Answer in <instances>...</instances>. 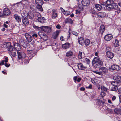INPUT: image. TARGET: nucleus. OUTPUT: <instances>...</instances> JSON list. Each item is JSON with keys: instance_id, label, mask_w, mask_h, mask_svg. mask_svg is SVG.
Returning <instances> with one entry per match:
<instances>
[{"instance_id": "obj_50", "label": "nucleus", "mask_w": 121, "mask_h": 121, "mask_svg": "<svg viewBox=\"0 0 121 121\" xmlns=\"http://www.w3.org/2000/svg\"><path fill=\"white\" fill-rule=\"evenodd\" d=\"M22 3L23 4H25V5H26V4H28V2L27 1L24 0L22 1Z\"/></svg>"}, {"instance_id": "obj_21", "label": "nucleus", "mask_w": 121, "mask_h": 121, "mask_svg": "<svg viewBox=\"0 0 121 121\" xmlns=\"http://www.w3.org/2000/svg\"><path fill=\"white\" fill-rule=\"evenodd\" d=\"M11 44V43L9 42L4 43L3 45V47L4 48H8L10 46Z\"/></svg>"}, {"instance_id": "obj_14", "label": "nucleus", "mask_w": 121, "mask_h": 121, "mask_svg": "<svg viewBox=\"0 0 121 121\" xmlns=\"http://www.w3.org/2000/svg\"><path fill=\"white\" fill-rule=\"evenodd\" d=\"M111 69L114 70H118L120 69L119 66L117 65H113L111 66Z\"/></svg>"}, {"instance_id": "obj_37", "label": "nucleus", "mask_w": 121, "mask_h": 121, "mask_svg": "<svg viewBox=\"0 0 121 121\" xmlns=\"http://www.w3.org/2000/svg\"><path fill=\"white\" fill-rule=\"evenodd\" d=\"M101 89L102 91H107L108 89L104 86H101Z\"/></svg>"}, {"instance_id": "obj_26", "label": "nucleus", "mask_w": 121, "mask_h": 121, "mask_svg": "<svg viewBox=\"0 0 121 121\" xmlns=\"http://www.w3.org/2000/svg\"><path fill=\"white\" fill-rule=\"evenodd\" d=\"M82 61L83 62L87 64H89L90 62V60L86 58H84L82 60Z\"/></svg>"}, {"instance_id": "obj_53", "label": "nucleus", "mask_w": 121, "mask_h": 121, "mask_svg": "<svg viewBox=\"0 0 121 121\" xmlns=\"http://www.w3.org/2000/svg\"><path fill=\"white\" fill-rule=\"evenodd\" d=\"M73 79H74V82H76L77 81V77L76 76L74 77H73Z\"/></svg>"}, {"instance_id": "obj_57", "label": "nucleus", "mask_w": 121, "mask_h": 121, "mask_svg": "<svg viewBox=\"0 0 121 121\" xmlns=\"http://www.w3.org/2000/svg\"><path fill=\"white\" fill-rule=\"evenodd\" d=\"M56 27L57 29H60L61 28V26H60L58 24L56 26Z\"/></svg>"}, {"instance_id": "obj_11", "label": "nucleus", "mask_w": 121, "mask_h": 121, "mask_svg": "<svg viewBox=\"0 0 121 121\" xmlns=\"http://www.w3.org/2000/svg\"><path fill=\"white\" fill-rule=\"evenodd\" d=\"M97 64H95V63L93 64L94 66L96 67L99 68L103 65V62L102 61L100 60L99 61L98 60L97 62Z\"/></svg>"}, {"instance_id": "obj_36", "label": "nucleus", "mask_w": 121, "mask_h": 121, "mask_svg": "<svg viewBox=\"0 0 121 121\" xmlns=\"http://www.w3.org/2000/svg\"><path fill=\"white\" fill-rule=\"evenodd\" d=\"M14 49V48L13 47L11 46V45L8 48V50L10 51V52H11Z\"/></svg>"}, {"instance_id": "obj_20", "label": "nucleus", "mask_w": 121, "mask_h": 121, "mask_svg": "<svg viewBox=\"0 0 121 121\" xmlns=\"http://www.w3.org/2000/svg\"><path fill=\"white\" fill-rule=\"evenodd\" d=\"M14 48L17 51H20L21 50V48L19 45L17 43H16L14 44Z\"/></svg>"}, {"instance_id": "obj_6", "label": "nucleus", "mask_w": 121, "mask_h": 121, "mask_svg": "<svg viewBox=\"0 0 121 121\" xmlns=\"http://www.w3.org/2000/svg\"><path fill=\"white\" fill-rule=\"evenodd\" d=\"M22 19L23 24L25 25H28L29 23V21L27 18L25 17L22 16Z\"/></svg>"}, {"instance_id": "obj_43", "label": "nucleus", "mask_w": 121, "mask_h": 121, "mask_svg": "<svg viewBox=\"0 0 121 121\" xmlns=\"http://www.w3.org/2000/svg\"><path fill=\"white\" fill-rule=\"evenodd\" d=\"M13 57H15L16 56V54L15 52H12L9 53Z\"/></svg>"}, {"instance_id": "obj_28", "label": "nucleus", "mask_w": 121, "mask_h": 121, "mask_svg": "<svg viewBox=\"0 0 121 121\" xmlns=\"http://www.w3.org/2000/svg\"><path fill=\"white\" fill-rule=\"evenodd\" d=\"M95 7L98 11H100L102 9V7L100 5L97 4L95 5Z\"/></svg>"}, {"instance_id": "obj_30", "label": "nucleus", "mask_w": 121, "mask_h": 121, "mask_svg": "<svg viewBox=\"0 0 121 121\" xmlns=\"http://www.w3.org/2000/svg\"><path fill=\"white\" fill-rule=\"evenodd\" d=\"M44 18L41 16L40 17H39V18L37 19L38 21L41 23H42L44 22Z\"/></svg>"}, {"instance_id": "obj_10", "label": "nucleus", "mask_w": 121, "mask_h": 121, "mask_svg": "<svg viewBox=\"0 0 121 121\" xmlns=\"http://www.w3.org/2000/svg\"><path fill=\"white\" fill-rule=\"evenodd\" d=\"M99 71L101 72L103 74L107 73L108 70L106 67H103L99 68Z\"/></svg>"}, {"instance_id": "obj_13", "label": "nucleus", "mask_w": 121, "mask_h": 121, "mask_svg": "<svg viewBox=\"0 0 121 121\" xmlns=\"http://www.w3.org/2000/svg\"><path fill=\"white\" fill-rule=\"evenodd\" d=\"M82 4L85 6H88L90 3L89 0H83L82 2Z\"/></svg>"}, {"instance_id": "obj_1", "label": "nucleus", "mask_w": 121, "mask_h": 121, "mask_svg": "<svg viewBox=\"0 0 121 121\" xmlns=\"http://www.w3.org/2000/svg\"><path fill=\"white\" fill-rule=\"evenodd\" d=\"M113 1L110 0H108L106 1L105 6L106 8L108 10L117 9L118 8L117 5L113 3Z\"/></svg>"}, {"instance_id": "obj_33", "label": "nucleus", "mask_w": 121, "mask_h": 121, "mask_svg": "<svg viewBox=\"0 0 121 121\" xmlns=\"http://www.w3.org/2000/svg\"><path fill=\"white\" fill-rule=\"evenodd\" d=\"M84 43L85 45L88 46L90 44V41L88 39H86L84 41Z\"/></svg>"}, {"instance_id": "obj_23", "label": "nucleus", "mask_w": 121, "mask_h": 121, "mask_svg": "<svg viewBox=\"0 0 121 121\" xmlns=\"http://www.w3.org/2000/svg\"><path fill=\"white\" fill-rule=\"evenodd\" d=\"M113 79L117 82L121 81V77L119 76H115Z\"/></svg>"}, {"instance_id": "obj_35", "label": "nucleus", "mask_w": 121, "mask_h": 121, "mask_svg": "<svg viewBox=\"0 0 121 121\" xmlns=\"http://www.w3.org/2000/svg\"><path fill=\"white\" fill-rule=\"evenodd\" d=\"M41 5V4L37 5V9L39 10L40 11H43V9Z\"/></svg>"}, {"instance_id": "obj_8", "label": "nucleus", "mask_w": 121, "mask_h": 121, "mask_svg": "<svg viewBox=\"0 0 121 121\" xmlns=\"http://www.w3.org/2000/svg\"><path fill=\"white\" fill-rule=\"evenodd\" d=\"M107 14L104 12H101L97 13V16L100 18H103L105 17Z\"/></svg>"}, {"instance_id": "obj_62", "label": "nucleus", "mask_w": 121, "mask_h": 121, "mask_svg": "<svg viewBox=\"0 0 121 121\" xmlns=\"http://www.w3.org/2000/svg\"><path fill=\"white\" fill-rule=\"evenodd\" d=\"M116 99V97L115 96H113L112 98V100L113 101L114 100Z\"/></svg>"}, {"instance_id": "obj_54", "label": "nucleus", "mask_w": 121, "mask_h": 121, "mask_svg": "<svg viewBox=\"0 0 121 121\" xmlns=\"http://www.w3.org/2000/svg\"><path fill=\"white\" fill-rule=\"evenodd\" d=\"M4 65L5 66L7 67H9L10 65L9 64H8L7 63H5Z\"/></svg>"}, {"instance_id": "obj_2", "label": "nucleus", "mask_w": 121, "mask_h": 121, "mask_svg": "<svg viewBox=\"0 0 121 121\" xmlns=\"http://www.w3.org/2000/svg\"><path fill=\"white\" fill-rule=\"evenodd\" d=\"M3 14L0 13V16L2 17H4L5 16H9L11 13V12L9 9L8 8H5L3 10Z\"/></svg>"}, {"instance_id": "obj_15", "label": "nucleus", "mask_w": 121, "mask_h": 121, "mask_svg": "<svg viewBox=\"0 0 121 121\" xmlns=\"http://www.w3.org/2000/svg\"><path fill=\"white\" fill-rule=\"evenodd\" d=\"M27 17L30 19H32L34 17V15L32 12H29L27 15Z\"/></svg>"}, {"instance_id": "obj_34", "label": "nucleus", "mask_w": 121, "mask_h": 121, "mask_svg": "<svg viewBox=\"0 0 121 121\" xmlns=\"http://www.w3.org/2000/svg\"><path fill=\"white\" fill-rule=\"evenodd\" d=\"M111 91H116L118 90V87L116 86H113L111 88Z\"/></svg>"}, {"instance_id": "obj_4", "label": "nucleus", "mask_w": 121, "mask_h": 121, "mask_svg": "<svg viewBox=\"0 0 121 121\" xmlns=\"http://www.w3.org/2000/svg\"><path fill=\"white\" fill-rule=\"evenodd\" d=\"M24 36L28 42H30L32 41L33 39L32 37L30 35L27 33H26L25 34Z\"/></svg>"}, {"instance_id": "obj_5", "label": "nucleus", "mask_w": 121, "mask_h": 121, "mask_svg": "<svg viewBox=\"0 0 121 121\" xmlns=\"http://www.w3.org/2000/svg\"><path fill=\"white\" fill-rule=\"evenodd\" d=\"M42 29L43 31L47 33L50 32L51 31V27L48 26H42Z\"/></svg>"}, {"instance_id": "obj_19", "label": "nucleus", "mask_w": 121, "mask_h": 121, "mask_svg": "<svg viewBox=\"0 0 121 121\" xmlns=\"http://www.w3.org/2000/svg\"><path fill=\"white\" fill-rule=\"evenodd\" d=\"M115 113L117 114H121V109L119 108H116L114 110Z\"/></svg>"}, {"instance_id": "obj_3", "label": "nucleus", "mask_w": 121, "mask_h": 121, "mask_svg": "<svg viewBox=\"0 0 121 121\" xmlns=\"http://www.w3.org/2000/svg\"><path fill=\"white\" fill-rule=\"evenodd\" d=\"M38 35L43 40L46 41L48 39V38L47 35L43 32L41 31L39 32Z\"/></svg>"}, {"instance_id": "obj_46", "label": "nucleus", "mask_w": 121, "mask_h": 121, "mask_svg": "<svg viewBox=\"0 0 121 121\" xmlns=\"http://www.w3.org/2000/svg\"><path fill=\"white\" fill-rule=\"evenodd\" d=\"M35 16L37 17L38 18H39V17H40L41 16L40 14L38 12H36V13Z\"/></svg>"}, {"instance_id": "obj_55", "label": "nucleus", "mask_w": 121, "mask_h": 121, "mask_svg": "<svg viewBox=\"0 0 121 121\" xmlns=\"http://www.w3.org/2000/svg\"><path fill=\"white\" fill-rule=\"evenodd\" d=\"M8 58L7 57H6L4 61L6 63L8 62Z\"/></svg>"}, {"instance_id": "obj_31", "label": "nucleus", "mask_w": 121, "mask_h": 121, "mask_svg": "<svg viewBox=\"0 0 121 121\" xmlns=\"http://www.w3.org/2000/svg\"><path fill=\"white\" fill-rule=\"evenodd\" d=\"M114 46L115 47H118L119 45V43L118 40L116 39L114 42Z\"/></svg>"}, {"instance_id": "obj_9", "label": "nucleus", "mask_w": 121, "mask_h": 121, "mask_svg": "<svg viewBox=\"0 0 121 121\" xmlns=\"http://www.w3.org/2000/svg\"><path fill=\"white\" fill-rule=\"evenodd\" d=\"M107 56L110 59H112L114 56V54L112 52L109 51H107L106 52Z\"/></svg>"}, {"instance_id": "obj_27", "label": "nucleus", "mask_w": 121, "mask_h": 121, "mask_svg": "<svg viewBox=\"0 0 121 121\" xmlns=\"http://www.w3.org/2000/svg\"><path fill=\"white\" fill-rule=\"evenodd\" d=\"M100 60L99 58V57H97L94 58L92 60V62L93 64L95 63V64H97V62L98 60L99 61Z\"/></svg>"}, {"instance_id": "obj_17", "label": "nucleus", "mask_w": 121, "mask_h": 121, "mask_svg": "<svg viewBox=\"0 0 121 121\" xmlns=\"http://www.w3.org/2000/svg\"><path fill=\"white\" fill-rule=\"evenodd\" d=\"M78 68L80 70H84L86 69V67L83 66V64L80 63L78 65Z\"/></svg>"}, {"instance_id": "obj_52", "label": "nucleus", "mask_w": 121, "mask_h": 121, "mask_svg": "<svg viewBox=\"0 0 121 121\" xmlns=\"http://www.w3.org/2000/svg\"><path fill=\"white\" fill-rule=\"evenodd\" d=\"M92 88V86L91 84H90L88 87H86V88L87 89H91Z\"/></svg>"}, {"instance_id": "obj_7", "label": "nucleus", "mask_w": 121, "mask_h": 121, "mask_svg": "<svg viewBox=\"0 0 121 121\" xmlns=\"http://www.w3.org/2000/svg\"><path fill=\"white\" fill-rule=\"evenodd\" d=\"M113 38V36L112 35L108 34L105 36L104 38L105 40L109 41L110 40Z\"/></svg>"}, {"instance_id": "obj_61", "label": "nucleus", "mask_w": 121, "mask_h": 121, "mask_svg": "<svg viewBox=\"0 0 121 121\" xmlns=\"http://www.w3.org/2000/svg\"><path fill=\"white\" fill-rule=\"evenodd\" d=\"M116 85H116V86H117H117H119L120 85V83L117 82V83Z\"/></svg>"}, {"instance_id": "obj_40", "label": "nucleus", "mask_w": 121, "mask_h": 121, "mask_svg": "<svg viewBox=\"0 0 121 121\" xmlns=\"http://www.w3.org/2000/svg\"><path fill=\"white\" fill-rule=\"evenodd\" d=\"M66 21L67 22L71 24L73 22V20L71 19H66Z\"/></svg>"}, {"instance_id": "obj_48", "label": "nucleus", "mask_w": 121, "mask_h": 121, "mask_svg": "<svg viewBox=\"0 0 121 121\" xmlns=\"http://www.w3.org/2000/svg\"><path fill=\"white\" fill-rule=\"evenodd\" d=\"M105 93L104 92H101L100 93V95L102 97H103L105 95Z\"/></svg>"}, {"instance_id": "obj_29", "label": "nucleus", "mask_w": 121, "mask_h": 121, "mask_svg": "<svg viewBox=\"0 0 121 121\" xmlns=\"http://www.w3.org/2000/svg\"><path fill=\"white\" fill-rule=\"evenodd\" d=\"M105 30V29L104 26L103 25H101L99 29V30L100 32L102 33Z\"/></svg>"}, {"instance_id": "obj_32", "label": "nucleus", "mask_w": 121, "mask_h": 121, "mask_svg": "<svg viewBox=\"0 0 121 121\" xmlns=\"http://www.w3.org/2000/svg\"><path fill=\"white\" fill-rule=\"evenodd\" d=\"M35 2L37 5H42L43 4L42 0H35Z\"/></svg>"}, {"instance_id": "obj_24", "label": "nucleus", "mask_w": 121, "mask_h": 121, "mask_svg": "<svg viewBox=\"0 0 121 121\" xmlns=\"http://www.w3.org/2000/svg\"><path fill=\"white\" fill-rule=\"evenodd\" d=\"M73 55V52L71 51L70 50L67 52L66 53V56L67 57H70L72 56Z\"/></svg>"}, {"instance_id": "obj_59", "label": "nucleus", "mask_w": 121, "mask_h": 121, "mask_svg": "<svg viewBox=\"0 0 121 121\" xmlns=\"http://www.w3.org/2000/svg\"><path fill=\"white\" fill-rule=\"evenodd\" d=\"M60 9L64 13V11H65L62 7H60Z\"/></svg>"}, {"instance_id": "obj_41", "label": "nucleus", "mask_w": 121, "mask_h": 121, "mask_svg": "<svg viewBox=\"0 0 121 121\" xmlns=\"http://www.w3.org/2000/svg\"><path fill=\"white\" fill-rule=\"evenodd\" d=\"M94 72L95 73L98 74V75H100L102 76L103 75L101 72L99 70V72L96 71H94Z\"/></svg>"}, {"instance_id": "obj_39", "label": "nucleus", "mask_w": 121, "mask_h": 121, "mask_svg": "<svg viewBox=\"0 0 121 121\" xmlns=\"http://www.w3.org/2000/svg\"><path fill=\"white\" fill-rule=\"evenodd\" d=\"M82 52L80 51H79V54L78 55V57L79 59H81L82 58Z\"/></svg>"}, {"instance_id": "obj_22", "label": "nucleus", "mask_w": 121, "mask_h": 121, "mask_svg": "<svg viewBox=\"0 0 121 121\" xmlns=\"http://www.w3.org/2000/svg\"><path fill=\"white\" fill-rule=\"evenodd\" d=\"M62 48L64 49H66L69 48L70 46V44L68 43H66L62 45Z\"/></svg>"}, {"instance_id": "obj_51", "label": "nucleus", "mask_w": 121, "mask_h": 121, "mask_svg": "<svg viewBox=\"0 0 121 121\" xmlns=\"http://www.w3.org/2000/svg\"><path fill=\"white\" fill-rule=\"evenodd\" d=\"M72 33L74 35H75L76 36H78V33L76 32L75 31H73L72 32Z\"/></svg>"}, {"instance_id": "obj_47", "label": "nucleus", "mask_w": 121, "mask_h": 121, "mask_svg": "<svg viewBox=\"0 0 121 121\" xmlns=\"http://www.w3.org/2000/svg\"><path fill=\"white\" fill-rule=\"evenodd\" d=\"M90 12L94 14H95L96 13V12L94 10V9H91L90 11Z\"/></svg>"}, {"instance_id": "obj_56", "label": "nucleus", "mask_w": 121, "mask_h": 121, "mask_svg": "<svg viewBox=\"0 0 121 121\" xmlns=\"http://www.w3.org/2000/svg\"><path fill=\"white\" fill-rule=\"evenodd\" d=\"M37 36V34L34 33L32 35V36L33 37H36Z\"/></svg>"}, {"instance_id": "obj_12", "label": "nucleus", "mask_w": 121, "mask_h": 121, "mask_svg": "<svg viewBox=\"0 0 121 121\" xmlns=\"http://www.w3.org/2000/svg\"><path fill=\"white\" fill-rule=\"evenodd\" d=\"M56 10L53 9L52 11V17L53 19H55L57 16V14L56 12Z\"/></svg>"}, {"instance_id": "obj_63", "label": "nucleus", "mask_w": 121, "mask_h": 121, "mask_svg": "<svg viewBox=\"0 0 121 121\" xmlns=\"http://www.w3.org/2000/svg\"><path fill=\"white\" fill-rule=\"evenodd\" d=\"M85 88L83 87H81L80 88V90L81 91H84L85 90Z\"/></svg>"}, {"instance_id": "obj_45", "label": "nucleus", "mask_w": 121, "mask_h": 121, "mask_svg": "<svg viewBox=\"0 0 121 121\" xmlns=\"http://www.w3.org/2000/svg\"><path fill=\"white\" fill-rule=\"evenodd\" d=\"M17 52L18 58L20 59L21 58L22 56H21V53L18 51Z\"/></svg>"}, {"instance_id": "obj_64", "label": "nucleus", "mask_w": 121, "mask_h": 121, "mask_svg": "<svg viewBox=\"0 0 121 121\" xmlns=\"http://www.w3.org/2000/svg\"><path fill=\"white\" fill-rule=\"evenodd\" d=\"M118 91L119 93L121 94V88H119Z\"/></svg>"}, {"instance_id": "obj_42", "label": "nucleus", "mask_w": 121, "mask_h": 121, "mask_svg": "<svg viewBox=\"0 0 121 121\" xmlns=\"http://www.w3.org/2000/svg\"><path fill=\"white\" fill-rule=\"evenodd\" d=\"M24 59V60L25 63H28L29 61V59L28 58V57H25Z\"/></svg>"}, {"instance_id": "obj_44", "label": "nucleus", "mask_w": 121, "mask_h": 121, "mask_svg": "<svg viewBox=\"0 0 121 121\" xmlns=\"http://www.w3.org/2000/svg\"><path fill=\"white\" fill-rule=\"evenodd\" d=\"M117 81H113L111 82V84L113 86H116V85H117Z\"/></svg>"}, {"instance_id": "obj_18", "label": "nucleus", "mask_w": 121, "mask_h": 121, "mask_svg": "<svg viewBox=\"0 0 121 121\" xmlns=\"http://www.w3.org/2000/svg\"><path fill=\"white\" fill-rule=\"evenodd\" d=\"M14 17L18 22H21V18L17 14H15L14 15Z\"/></svg>"}, {"instance_id": "obj_25", "label": "nucleus", "mask_w": 121, "mask_h": 121, "mask_svg": "<svg viewBox=\"0 0 121 121\" xmlns=\"http://www.w3.org/2000/svg\"><path fill=\"white\" fill-rule=\"evenodd\" d=\"M78 42L79 44L81 45H83L84 43V41L83 38L81 37L78 39Z\"/></svg>"}, {"instance_id": "obj_58", "label": "nucleus", "mask_w": 121, "mask_h": 121, "mask_svg": "<svg viewBox=\"0 0 121 121\" xmlns=\"http://www.w3.org/2000/svg\"><path fill=\"white\" fill-rule=\"evenodd\" d=\"M4 60H2L0 63L1 65H3L4 64Z\"/></svg>"}, {"instance_id": "obj_49", "label": "nucleus", "mask_w": 121, "mask_h": 121, "mask_svg": "<svg viewBox=\"0 0 121 121\" xmlns=\"http://www.w3.org/2000/svg\"><path fill=\"white\" fill-rule=\"evenodd\" d=\"M112 48L110 47H107L106 48V50L107 51H111V49Z\"/></svg>"}, {"instance_id": "obj_16", "label": "nucleus", "mask_w": 121, "mask_h": 121, "mask_svg": "<svg viewBox=\"0 0 121 121\" xmlns=\"http://www.w3.org/2000/svg\"><path fill=\"white\" fill-rule=\"evenodd\" d=\"M60 32L58 30L54 32L52 35V37L54 39H56L58 36Z\"/></svg>"}, {"instance_id": "obj_38", "label": "nucleus", "mask_w": 121, "mask_h": 121, "mask_svg": "<svg viewBox=\"0 0 121 121\" xmlns=\"http://www.w3.org/2000/svg\"><path fill=\"white\" fill-rule=\"evenodd\" d=\"M63 14L67 16L70 15V12L69 11H64Z\"/></svg>"}, {"instance_id": "obj_60", "label": "nucleus", "mask_w": 121, "mask_h": 121, "mask_svg": "<svg viewBox=\"0 0 121 121\" xmlns=\"http://www.w3.org/2000/svg\"><path fill=\"white\" fill-rule=\"evenodd\" d=\"M80 12L78 10H76V14H77L78 13H80Z\"/></svg>"}]
</instances>
